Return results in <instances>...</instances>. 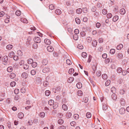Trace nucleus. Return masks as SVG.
<instances>
[{
  "label": "nucleus",
  "instance_id": "nucleus-1",
  "mask_svg": "<svg viewBox=\"0 0 129 129\" xmlns=\"http://www.w3.org/2000/svg\"><path fill=\"white\" fill-rule=\"evenodd\" d=\"M8 57L7 56H5L3 58V63L5 65H6L7 64Z\"/></svg>",
  "mask_w": 129,
  "mask_h": 129
},
{
  "label": "nucleus",
  "instance_id": "nucleus-2",
  "mask_svg": "<svg viewBox=\"0 0 129 129\" xmlns=\"http://www.w3.org/2000/svg\"><path fill=\"white\" fill-rule=\"evenodd\" d=\"M34 40L35 42L37 43H40L41 41L40 38L38 37H35L34 39Z\"/></svg>",
  "mask_w": 129,
  "mask_h": 129
},
{
  "label": "nucleus",
  "instance_id": "nucleus-3",
  "mask_svg": "<svg viewBox=\"0 0 129 129\" xmlns=\"http://www.w3.org/2000/svg\"><path fill=\"white\" fill-rule=\"evenodd\" d=\"M21 76L22 78L23 79H26L28 77V74L27 73L24 72L21 74Z\"/></svg>",
  "mask_w": 129,
  "mask_h": 129
},
{
  "label": "nucleus",
  "instance_id": "nucleus-4",
  "mask_svg": "<svg viewBox=\"0 0 129 129\" xmlns=\"http://www.w3.org/2000/svg\"><path fill=\"white\" fill-rule=\"evenodd\" d=\"M119 111L120 114H123L125 113V109L123 108H121L119 109Z\"/></svg>",
  "mask_w": 129,
  "mask_h": 129
},
{
  "label": "nucleus",
  "instance_id": "nucleus-5",
  "mask_svg": "<svg viewBox=\"0 0 129 129\" xmlns=\"http://www.w3.org/2000/svg\"><path fill=\"white\" fill-rule=\"evenodd\" d=\"M47 49L48 51L52 52L53 50L54 49L52 46H50L47 47Z\"/></svg>",
  "mask_w": 129,
  "mask_h": 129
},
{
  "label": "nucleus",
  "instance_id": "nucleus-6",
  "mask_svg": "<svg viewBox=\"0 0 129 129\" xmlns=\"http://www.w3.org/2000/svg\"><path fill=\"white\" fill-rule=\"evenodd\" d=\"M120 102L121 105L124 106L125 105V103L124 99L122 98L120 99Z\"/></svg>",
  "mask_w": 129,
  "mask_h": 129
},
{
  "label": "nucleus",
  "instance_id": "nucleus-7",
  "mask_svg": "<svg viewBox=\"0 0 129 129\" xmlns=\"http://www.w3.org/2000/svg\"><path fill=\"white\" fill-rule=\"evenodd\" d=\"M44 42L47 45H49L51 44V41H50L48 39H45L44 40Z\"/></svg>",
  "mask_w": 129,
  "mask_h": 129
},
{
  "label": "nucleus",
  "instance_id": "nucleus-8",
  "mask_svg": "<svg viewBox=\"0 0 129 129\" xmlns=\"http://www.w3.org/2000/svg\"><path fill=\"white\" fill-rule=\"evenodd\" d=\"M49 71V69L48 68L45 67L43 70V72L44 73H47Z\"/></svg>",
  "mask_w": 129,
  "mask_h": 129
},
{
  "label": "nucleus",
  "instance_id": "nucleus-9",
  "mask_svg": "<svg viewBox=\"0 0 129 129\" xmlns=\"http://www.w3.org/2000/svg\"><path fill=\"white\" fill-rule=\"evenodd\" d=\"M123 47V45L122 44H120L116 47V49L118 50H120Z\"/></svg>",
  "mask_w": 129,
  "mask_h": 129
},
{
  "label": "nucleus",
  "instance_id": "nucleus-10",
  "mask_svg": "<svg viewBox=\"0 0 129 129\" xmlns=\"http://www.w3.org/2000/svg\"><path fill=\"white\" fill-rule=\"evenodd\" d=\"M97 41L96 40H94L92 41V45L93 47H95L97 45Z\"/></svg>",
  "mask_w": 129,
  "mask_h": 129
},
{
  "label": "nucleus",
  "instance_id": "nucleus-11",
  "mask_svg": "<svg viewBox=\"0 0 129 129\" xmlns=\"http://www.w3.org/2000/svg\"><path fill=\"white\" fill-rule=\"evenodd\" d=\"M125 13V11L124 9L122 8L121 9L120 11V13L122 15H124Z\"/></svg>",
  "mask_w": 129,
  "mask_h": 129
},
{
  "label": "nucleus",
  "instance_id": "nucleus-12",
  "mask_svg": "<svg viewBox=\"0 0 129 129\" xmlns=\"http://www.w3.org/2000/svg\"><path fill=\"white\" fill-rule=\"evenodd\" d=\"M18 116L19 118L21 119L24 116V114L22 112H20L18 113Z\"/></svg>",
  "mask_w": 129,
  "mask_h": 129
},
{
  "label": "nucleus",
  "instance_id": "nucleus-13",
  "mask_svg": "<svg viewBox=\"0 0 129 129\" xmlns=\"http://www.w3.org/2000/svg\"><path fill=\"white\" fill-rule=\"evenodd\" d=\"M20 20L22 22L25 23H27L28 22V21L27 19L25 18H21Z\"/></svg>",
  "mask_w": 129,
  "mask_h": 129
},
{
  "label": "nucleus",
  "instance_id": "nucleus-14",
  "mask_svg": "<svg viewBox=\"0 0 129 129\" xmlns=\"http://www.w3.org/2000/svg\"><path fill=\"white\" fill-rule=\"evenodd\" d=\"M74 78L72 77H71L69 78L68 80V82L71 83L74 80Z\"/></svg>",
  "mask_w": 129,
  "mask_h": 129
},
{
  "label": "nucleus",
  "instance_id": "nucleus-15",
  "mask_svg": "<svg viewBox=\"0 0 129 129\" xmlns=\"http://www.w3.org/2000/svg\"><path fill=\"white\" fill-rule=\"evenodd\" d=\"M117 55L118 58L119 59L122 58L123 57V54L121 53H117Z\"/></svg>",
  "mask_w": 129,
  "mask_h": 129
},
{
  "label": "nucleus",
  "instance_id": "nucleus-16",
  "mask_svg": "<svg viewBox=\"0 0 129 129\" xmlns=\"http://www.w3.org/2000/svg\"><path fill=\"white\" fill-rule=\"evenodd\" d=\"M72 114L71 113L68 112L66 114V116L67 118H70L72 116Z\"/></svg>",
  "mask_w": 129,
  "mask_h": 129
},
{
  "label": "nucleus",
  "instance_id": "nucleus-17",
  "mask_svg": "<svg viewBox=\"0 0 129 129\" xmlns=\"http://www.w3.org/2000/svg\"><path fill=\"white\" fill-rule=\"evenodd\" d=\"M113 93L111 95L112 98L113 100H115L117 98V96L115 93Z\"/></svg>",
  "mask_w": 129,
  "mask_h": 129
},
{
  "label": "nucleus",
  "instance_id": "nucleus-18",
  "mask_svg": "<svg viewBox=\"0 0 129 129\" xmlns=\"http://www.w3.org/2000/svg\"><path fill=\"white\" fill-rule=\"evenodd\" d=\"M82 86V84L80 82H78L76 84V87L78 89L81 88Z\"/></svg>",
  "mask_w": 129,
  "mask_h": 129
},
{
  "label": "nucleus",
  "instance_id": "nucleus-19",
  "mask_svg": "<svg viewBox=\"0 0 129 129\" xmlns=\"http://www.w3.org/2000/svg\"><path fill=\"white\" fill-rule=\"evenodd\" d=\"M15 55V53L13 51L9 53L8 55V56L9 57L12 58Z\"/></svg>",
  "mask_w": 129,
  "mask_h": 129
},
{
  "label": "nucleus",
  "instance_id": "nucleus-20",
  "mask_svg": "<svg viewBox=\"0 0 129 129\" xmlns=\"http://www.w3.org/2000/svg\"><path fill=\"white\" fill-rule=\"evenodd\" d=\"M123 70L120 67H119L117 69V71L118 73H120L122 72Z\"/></svg>",
  "mask_w": 129,
  "mask_h": 129
},
{
  "label": "nucleus",
  "instance_id": "nucleus-21",
  "mask_svg": "<svg viewBox=\"0 0 129 129\" xmlns=\"http://www.w3.org/2000/svg\"><path fill=\"white\" fill-rule=\"evenodd\" d=\"M16 76V74L14 73H11L10 74V77L11 79H13Z\"/></svg>",
  "mask_w": 129,
  "mask_h": 129
},
{
  "label": "nucleus",
  "instance_id": "nucleus-22",
  "mask_svg": "<svg viewBox=\"0 0 129 129\" xmlns=\"http://www.w3.org/2000/svg\"><path fill=\"white\" fill-rule=\"evenodd\" d=\"M55 13L58 15H59L61 14V10L59 9H57L55 10Z\"/></svg>",
  "mask_w": 129,
  "mask_h": 129
},
{
  "label": "nucleus",
  "instance_id": "nucleus-23",
  "mask_svg": "<svg viewBox=\"0 0 129 129\" xmlns=\"http://www.w3.org/2000/svg\"><path fill=\"white\" fill-rule=\"evenodd\" d=\"M118 16L117 15H116L113 18V21L114 22H115L118 19Z\"/></svg>",
  "mask_w": 129,
  "mask_h": 129
},
{
  "label": "nucleus",
  "instance_id": "nucleus-24",
  "mask_svg": "<svg viewBox=\"0 0 129 129\" xmlns=\"http://www.w3.org/2000/svg\"><path fill=\"white\" fill-rule=\"evenodd\" d=\"M76 12L77 14H80L82 12V9L80 8H79L77 9Z\"/></svg>",
  "mask_w": 129,
  "mask_h": 129
},
{
  "label": "nucleus",
  "instance_id": "nucleus-25",
  "mask_svg": "<svg viewBox=\"0 0 129 129\" xmlns=\"http://www.w3.org/2000/svg\"><path fill=\"white\" fill-rule=\"evenodd\" d=\"M62 108L65 111H66L68 109V107L65 104L62 105Z\"/></svg>",
  "mask_w": 129,
  "mask_h": 129
},
{
  "label": "nucleus",
  "instance_id": "nucleus-26",
  "mask_svg": "<svg viewBox=\"0 0 129 129\" xmlns=\"http://www.w3.org/2000/svg\"><path fill=\"white\" fill-rule=\"evenodd\" d=\"M21 14V12L19 10H17L15 13L16 15L18 16H20Z\"/></svg>",
  "mask_w": 129,
  "mask_h": 129
},
{
  "label": "nucleus",
  "instance_id": "nucleus-27",
  "mask_svg": "<svg viewBox=\"0 0 129 129\" xmlns=\"http://www.w3.org/2000/svg\"><path fill=\"white\" fill-rule=\"evenodd\" d=\"M7 70L8 72H11L13 70V68L11 67H9L7 68Z\"/></svg>",
  "mask_w": 129,
  "mask_h": 129
},
{
  "label": "nucleus",
  "instance_id": "nucleus-28",
  "mask_svg": "<svg viewBox=\"0 0 129 129\" xmlns=\"http://www.w3.org/2000/svg\"><path fill=\"white\" fill-rule=\"evenodd\" d=\"M13 46L11 45H9L6 46V48L9 50H10L12 48Z\"/></svg>",
  "mask_w": 129,
  "mask_h": 129
},
{
  "label": "nucleus",
  "instance_id": "nucleus-29",
  "mask_svg": "<svg viewBox=\"0 0 129 129\" xmlns=\"http://www.w3.org/2000/svg\"><path fill=\"white\" fill-rule=\"evenodd\" d=\"M74 70L73 68L70 69L69 71V73L70 74H72L74 73Z\"/></svg>",
  "mask_w": 129,
  "mask_h": 129
},
{
  "label": "nucleus",
  "instance_id": "nucleus-30",
  "mask_svg": "<svg viewBox=\"0 0 129 129\" xmlns=\"http://www.w3.org/2000/svg\"><path fill=\"white\" fill-rule=\"evenodd\" d=\"M49 84V83L47 81H44L43 83V85L44 86L46 87Z\"/></svg>",
  "mask_w": 129,
  "mask_h": 129
},
{
  "label": "nucleus",
  "instance_id": "nucleus-31",
  "mask_svg": "<svg viewBox=\"0 0 129 129\" xmlns=\"http://www.w3.org/2000/svg\"><path fill=\"white\" fill-rule=\"evenodd\" d=\"M48 102V104L49 105L51 106L54 104V101L53 100H49Z\"/></svg>",
  "mask_w": 129,
  "mask_h": 129
},
{
  "label": "nucleus",
  "instance_id": "nucleus-32",
  "mask_svg": "<svg viewBox=\"0 0 129 129\" xmlns=\"http://www.w3.org/2000/svg\"><path fill=\"white\" fill-rule=\"evenodd\" d=\"M82 56L84 58H86L87 56V54L85 52H83L81 54Z\"/></svg>",
  "mask_w": 129,
  "mask_h": 129
},
{
  "label": "nucleus",
  "instance_id": "nucleus-33",
  "mask_svg": "<svg viewBox=\"0 0 129 129\" xmlns=\"http://www.w3.org/2000/svg\"><path fill=\"white\" fill-rule=\"evenodd\" d=\"M75 21L78 24H80V19L78 18H76L75 19Z\"/></svg>",
  "mask_w": 129,
  "mask_h": 129
},
{
  "label": "nucleus",
  "instance_id": "nucleus-34",
  "mask_svg": "<svg viewBox=\"0 0 129 129\" xmlns=\"http://www.w3.org/2000/svg\"><path fill=\"white\" fill-rule=\"evenodd\" d=\"M63 120L60 119L58 121V122L60 124H62L63 123Z\"/></svg>",
  "mask_w": 129,
  "mask_h": 129
},
{
  "label": "nucleus",
  "instance_id": "nucleus-35",
  "mask_svg": "<svg viewBox=\"0 0 129 129\" xmlns=\"http://www.w3.org/2000/svg\"><path fill=\"white\" fill-rule=\"evenodd\" d=\"M23 67V68L25 70L29 68V66L27 64H24Z\"/></svg>",
  "mask_w": 129,
  "mask_h": 129
},
{
  "label": "nucleus",
  "instance_id": "nucleus-36",
  "mask_svg": "<svg viewBox=\"0 0 129 129\" xmlns=\"http://www.w3.org/2000/svg\"><path fill=\"white\" fill-rule=\"evenodd\" d=\"M116 90V88L114 87H112L111 89V91L112 93H115Z\"/></svg>",
  "mask_w": 129,
  "mask_h": 129
},
{
  "label": "nucleus",
  "instance_id": "nucleus-37",
  "mask_svg": "<svg viewBox=\"0 0 129 129\" xmlns=\"http://www.w3.org/2000/svg\"><path fill=\"white\" fill-rule=\"evenodd\" d=\"M73 38L75 40H77L78 39V35L77 34H75L73 36Z\"/></svg>",
  "mask_w": 129,
  "mask_h": 129
},
{
  "label": "nucleus",
  "instance_id": "nucleus-38",
  "mask_svg": "<svg viewBox=\"0 0 129 129\" xmlns=\"http://www.w3.org/2000/svg\"><path fill=\"white\" fill-rule=\"evenodd\" d=\"M102 77L104 79H106L107 78V75L106 74H104L102 75Z\"/></svg>",
  "mask_w": 129,
  "mask_h": 129
},
{
  "label": "nucleus",
  "instance_id": "nucleus-39",
  "mask_svg": "<svg viewBox=\"0 0 129 129\" xmlns=\"http://www.w3.org/2000/svg\"><path fill=\"white\" fill-rule=\"evenodd\" d=\"M110 83V80H107L105 82V85L106 86H108Z\"/></svg>",
  "mask_w": 129,
  "mask_h": 129
},
{
  "label": "nucleus",
  "instance_id": "nucleus-40",
  "mask_svg": "<svg viewBox=\"0 0 129 129\" xmlns=\"http://www.w3.org/2000/svg\"><path fill=\"white\" fill-rule=\"evenodd\" d=\"M31 74L32 75H35L36 73V71L35 70H32L30 72Z\"/></svg>",
  "mask_w": 129,
  "mask_h": 129
},
{
  "label": "nucleus",
  "instance_id": "nucleus-41",
  "mask_svg": "<svg viewBox=\"0 0 129 129\" xmlns=\"http://www.w3.org/2000/svg\"><path fill=\"white\" fill-rule=\"evenodd\" d=\"M33 60L32 59H29L28 60L27 63L29 64H31L33 62Z\"/></svg>",
  "mask_w": 129,
  "mask_h": 129
},
{
  "label": "nucleus",
  "instance_id": "nucleus-42",
  "mask_svg": "<svg viewBox=\"0 0 129 129\" xmlns=\"http://www.w3.org/2000/svg\"><path fill=\"white\" fill-rule=\"evenodd\" d=\"M73 117L74 119H77L79 118V115L77 114H75L74 115Z\"/></svg>",
  "mask_w": 129,
  "mask_h": 129
},
{
  "label": "nucleus",
  "instance_id": "nucleus-43",
  "mask_svg": "<svg viewBox=\"0 0 129 129\" xmlns=\"http://www.w3.org/2000/svg\"><path fill=\"white\" fill-rule=\"evenodd\" d=\"M86 116L87 118H89L91 116V114L90 112H88L86 114Z\"/></svg>",
  "mask_w": 129,
  "mask_h": 129
},
{
  "label": "nucleus",
  "instance_id": "nucleus-44",
  "mask_svg": "<svg viewBox=\"0 0 129 129\" xmlns=\"http://www.w3.org/2000/svg\"><path fill=\"white\" fill-rule=\"evenodd\" d=\"M82 11L84 13H86L88 11L86 7L82 9Z\"/></svg>",
  "mask_w": 129,
  "mask_h": 129
},
{
  "label": "nucleus",
  "instance_id": "nucleus-45",
  "mask_svg": "<svg viewBox=\"0 0 129 129\" xmlns=\"http://www.w3.org/2000/svg\"><path fill=\"white\" fill-rule=\"evenodd\" d=\"M37 65V64L36 62H33L32 63V66L33 67H36Z\"/></svg>",
  "mask_w": 129,
  "mask_h": 129
},
{
  "label": "nucleus",
  "instance_id": "nucleus-46",
  "mask_svg": "<svg viewBox=\"0 0 129 129\" xmlns=\"http://www.w3.org/2000/svg\"><path fill=\"white\" fill-rule=\"evenodd\" d=\"M45 113L43 112H41L40 113L39 115L42 118L44 117L45 116Z\"/></svg>",
  "mask_w": 129,
  "mask_h": 129
},
{
  "label": "nucleus",
  "instance_id": "nucleus-47",
  "mask_svg": "<svg viewBox=\"0 0 129 129\" xmlns=\"http://www.w3.org/2000/svg\"><path fill=\"white\" fill-rule=\"evenodd\" d=\"M66 63L68 64L69 65H70L72 64L71 61L70 59H68L66 60Z\"/></svg>",
  "mask_w": 129,
  "mask_h": 129
},
{
  "label": "nucleus",
  "instance_id": "nucleus-48",
  "mask_svg": "<svg viewBox=\"0 0 129 129\" xmlns=\"http://www.w3.org/2000/svg\"><path fill=\"white\" fill-rule=\"evenodd\" d=\"M47 60H44L42 61V63L43 65H46L47 64Z\"/></svg>",
  "mask_w": 129,
  "mask_h": 129
},
{
  "label": "nucleus",
  "instance_id": "nucleus-49",
  "mask_svg": "<svg viewBox=\"0 0 129 129\" xmlns=\"http://www.w3.org/2000/svg\"><path fill=\"white\" fill-rule=\"evenodd\" d=\"M86 40L88 42L90 43L92 41V39L90 37H88L86 38Z\"/></svg>",
  "mask_w": 129,
  "mask_h": 129
},
{
  "label": "nucleus",
  "instance_id": "nucleus-50",
  "mask_svg": "<svg viewBox=\"0 0 129 129\" xmlns=\"http://www.w3.org/2000/svg\"><path fill=\"white\" fill-rule=\"evenodd\" d=\"M50 92L48 90H46L45 92V94L47 96H48L50 94Z\"/></svg>",
  "mask_w": 129,
  "mask_h": 129
},
{
  "label": "nucleus",
  "instance_id": "nucleus-51",
  "mask_svg": "<svg viewBox=\"0 0 129 129\" xmlns=\"http://www.w3.org/2000/svg\"><path fill=\"white\" fill-rule=\"evenodd\" d=\"M115 52V50L114 49H111L110 51V53L111 54H114Z\"/></svg>",
  "mask_w": 129,
  "mask_h": 129
},
{
  "label": "nucleus",
  "instance_id": "nucleus-52",
  "mask_svg": "<svg viewBox=\"0 0 129 129\" xmlns=\"http://www.w3.org/2000/svg\"><path fill=\"white\" fill-rule=\"evenodd\" d=\"M107 13V11L106 9H103L102 10V13L104 15L106 14Z\"/></svg>",
  "mask_w": 129,
  "mask_h": 129
},
{
  "label": "nucleus",
  "instance_id": "nucleus-53",
  "mask_svg": "<svg viewBox=\"0 0 129 129\" xmlns=\"http://www.w3.org/2000/svg\"><path fill=\"white\" fill-rule=\"evenodd\" d=\"M127 72L126 70H123L122 71V73L123 75L124 76L126 75L127 74Z\"/></svg>",
  "mask_w": 129,
  "mask_h": 129
},
{
  "label": "nucleus",
  "instance_id": "nucleus-54",
  "mask_svg": "<svg viewBox=\"0 0 129 129\" xmlns=\"http://www.w3.org/2000/svg\"><path fill=\"white\" fill-rule=\"evenodd\" d=\"M16 84V82L14 81L11 82L10 83V85L12 87L14 86Z\"/></svg>",
  "mask_w": 129,
  "mask_h": 129
},
{
  "label": "nucleus",
  "instance_id": "nucleus-55",
  "mask_svg": "<svg viewBox=\"0 0 129 129\" xmlns=\"http://www.w3.org/2000/svg\"><path fill=\"white\" fill-rule=\"evenodd\" d=\"M107 17L108 18H110L112 17V15L111 13H109L107 15Z\"/></svg>",
  "mask_w": 129,
  "mask_h": 129
},
{
  "label": "nucleus",
  "instance_id": "nucleus-56",
  "mask_svg": "<svg viewBox=\"0 0 129 129\" xmlns=\"http://www.w3.org/2000/svg\"><path fill=\"white\" fill-rule=\"evenodd\" d=\"M49 8L51 10H53L54 9V7L53 5L51 4L49 5Z\"/></svg>",
  "mask_w": 129,
  "mask_h": 129
},
{
  "label": "nucleus",
  "instance_id": "nucleus-57",
  "mask_svg": "<svg viewBox=\"0 0 129 129\" xmlns=\"http://www.w3.org/2000/svg\"><path fill=\"white\" fill-rule=\"evenodd\" d=\"M38 46L37 44L36 43H34L33 45V48L34 49H36L37 48Z\"/></svg>",
  "mask_w": 129,
  "mask_h": 129
},
{
  "label": "nucleus",
  "instance_id": "nucleus-58",
  "mask_svg": "<svg viewBox=\"0 0 129 129\" xmlns=\"http://www.w3.org/2000/svg\"><path fill=\"white\" fill-rule=\"evenodd\" d=\"M80 35L82 37L85 36L86 35V33L84 31H82L80 33Z\"/></svg>",
  "mask_w": 129,
  "mask_h": 129
},
{
  "label": "nucleus",
  "instance_id": "nucleus-59",
  "mask_svg": "<svg viewBox=\"0 0 129 129\" xmlns=\"http://www.w3.org/2000/svg\"><path fill=\"white\" fill-rule=\"evenodd\" d=\"M18 54L20 55H22V52L20 50H19L17 51Z\"/></svg>",
  "mask_w": 129,
  "mask_h": 129
},
{
  "label": "nucleus",
  "instance_id": "nucleus-60",
  "mask_svg": "<svg viewBox=\"0 0 129 129\" xmlns=\"http://www.w3.org/2000/svg\"><path fill=\"white\" fill-rule=\"evenodd\" d=\"M103 109L104 110H106L107 109V107L105 104L103 105Z\"/></svg>",
  "mask_w": 129,
  "mask_h": 129
},
{
  "label": "nucleus",
  "instance_id": "nucleus-61",
  "mask_svg": "<svg viewBox=\"0 0 129 129\" xmlns=\"http://www.w3.org/2000/svg\"><path fill=\"white\" fill-rule=\"evenodd\" d=\"M25 90L24 88H22L21 89V92L23 93H24L25 92Z\"/></svg>",
  "mask_w": 129,
  "mask_h": 129
},
{
  "label": "nucleus",
  "instance_id": "nucleus-62",
  "mask_svg": "<svg viewBox=\"0 0 129 129\" xmlns=\"http://www.w3.org/2000/svg\"><path fill=\"white\" fill-rule=\"evenodd\" d=\"M74 33L76 34L77 35L79 33V30L77 29H75L74 30Z\"/></svg>",
  "mask_w": 129,
  "mask_h": 129
},
{
  "label": "nucleus",
  "instance_id": "nucleus-63",
  "mask_svg": "<svg viewBox=\"0 0 129 129\" xmlns=\"http://www.w3.org/2000/svg\"><path fill=\"white\" fill-rule=\"evenodd\" d=\"M83 101H84V103H87L88 100V98L87 97H85L83 99Z\"/></svg>",
  "mask_w": 129,
  "mask_h": 129
},
{
  "label": "nucleus",
  "instance_id": "nucleus-64",
  "mask_svg": "<svg viewBox=\"0 0 129 129\" xmlns=\"http://www.w3.org/2000/svg\"><path fill=\"white\" fill-rule=\"evenodd\" d=\"M66 127L63 125H61L60 127H58V129H66Z\"/></svg>",
  "mask_w": 129,
  "mask_h": 129
}]
</instances>
